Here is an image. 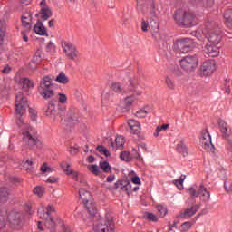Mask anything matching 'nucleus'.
I'll return each instance as SVG.
<instances>
[{
	"mask_svg": "<svg viewBox=\"0 0 232 232\" xmlns=\"http://www.w3.org/2000/svg\"><path fill=\"white\" fill-rule=\"evenodd\" d=\"M14 106L16 125L22 130V133L24 135L23 140L25 144H27V146H29V148H34L35 146H37L39 140L30 134V130H32V127L30 126V124L24 121V119L23 118V115L26 113V108H28V99L24 97V94H23V92H19L16 94L14 100Z\"/></svg>",
	"mask_w": 232,
	"mask_h": 232,
	"instance_id": "nucleus-1",
	"label": "nucleus"
},
{
	"mask_svg": "<svg viewBox=\"0 0 232 232\" xmlns=\"http://www.w3.org/2000/svg\"><path fill=\"white\" fill-rule=\"evenodd\" d=\"M144 77V73L141 71L137 72L129 79V86L126 87L121 82H112L110 85V90L112 93L117 95H130V93H136V95H142L144 88L140 84V79Z\"/></svg>",
	"mask_w": 232,
	"mask_h": 232,
	"instance_id": "nucleus-2",
	"label": "nucleus"
},
{
	"mask_svg": "<svg viewBox=\"0 0 232 232\" xmlns=\"http://www.w3.org/2000/svg\"><path fill=\"white\" fill-rule=\"evenodd\" d=\"M174 20L178 23L179 26H185L186 28H191V26L197 24V15L191 12H185L182 9L175 12Z\"/></svg>",
	"mask_w": 232,
	"mask_h": 232,
	"instance_id": "nucleus-3",
	"label": "nucleus"
},
{
	"mask_svg": "<svg viewBox=\"0 0 232 232\" xmlns=\"http://www.w3.org/2000/svg\"><path fill=\"white\" fill-rule=\"evenodd\" d=\"M53 81L50 76H44L40 80V84L37 88L39 95L43 97V99L48 100L54 97L55 91L52 90V86L53 85Z\"/></svg>",
	"mask_w": 232,
	"mask_h": 232,
	"instance_id": "nucleus-4",
	"label": "nucleus"
},
{
	"mask_svg": "<svg viewBox=\"0 0 232 232\" xmlns=\"http://www.w3.org/2000/svg\"><path fill=\"white\" fill-rule=\"evenodd\" d=\"M115 226V221L113 220V216L110 213H107L104 218H102L94 225V232H113Z\"/></svg>",
	"mask_w": 232,
	"mask_h": 232,
	"instance_id": "nucleus-5",
	"label": "nucleus"
},
{
	"mask_svg": "<svg viewBox=\"0 0 232 232\" xmlns=\"http://www.w3.org/2000/svg\"><path fill=\"white\" fill-rule=\"evenodd\" d=\"M207 38L212 44H220L222 41V33L217 26L215 22H208L206 24Z\"/></svg>",
	"mask_w": 232,
	"mask_h": 232,
	"instance_id": "nucleus-6",
	"label": "nucleus"
},
{
	"mask_svg": "<svg viewBox=\"0 0 232 232\" xmlns=\"http://www.w3.org/2000/svg\"><path fill=\"white\" fill-rule=\"evenodd\" d=\"M179 63L184 72L191 73L192 72H195L197 66H198V57H197V55H188L183 57Z\"/></svg>",
	"mask_w": 232,
	"mask_h": 232,
	"instance_id": "nucleus-7",
	"label": "nucleus"
},
{
	"mask_svg": "<svg viewBox=\"0 0 232 232\" xmlns=\"http://www.w3.org/2000/svg\"><path fill=\"white\" fill-rule=\"evenodd\" d=\"M62 48L65 53V57L69 59V61H77L80 57L79 50L75 44H72V42L63 41L61 43Z\"/></svg>",
	"mask_w": 232,
	"mask_h": 232,
	"instance_id": "nucleus-8",
	"label": "nucleus"
},
{
	"mask_svg": "<svg viewBox=\"0 0 232 232\" xmlns=\"http://www.w3.org/2000/svg\"><path fill=\"white\" fill-rule=\"evenodd\" d=\"M7 220L15 229H21L24 226V216L21 212L13 210L7 215Z\"/></svg>",
	"mask_w": 232,
	"mask_h": 232,
	"instance_id": "nucleus-9",
	"label": "nucleus"
},
{
	"mask_svg": "<svg viewBox=\"0 0 232 232\" xmlns=\"http://www.w3.org/2000/svg\"><path fill=\"white\" fill-rule=\"evenodd\" d=\"M174 48L179 53H188L193 49V40L190 38H181L175 42Z\"/></svg>",
	"mask_w": 232,
	"mask_h": 232,
	"instance_id": "nucleus-10",
	"label": "nucleus"
},
{
	"mask_svg": "<svg viewBox=\"0 0 232 232\" xmlns=\"http://www.w3.org/2000/svg\"><path fill=\"white\" fill-rule=\"evenodd\" d=\"M218 124L222 137L227 142V150L228 151H232V130L229 129L227 123H226L224 121H219Z\"/></svg>",
	"mask_w": 232,
	"mask_h": 232,
	"instance_id": "nucleus-11",
	"label": "nucleus"
},
{
	"mask_svg": "<svg viewBox=\"0 0 232 232\" xmlns=\"http://www.w3.org/2000/svg\"><path fill=\"white\" fill-rule=\"evenodd\" d=\"M215 61L207 60L200 65L198 69V75H200V77H210V75H213V72H215Z\"/></svg>",
	"mask_w": 232,
	"mask_h": 232,
	"instance_id": "nucleus-12",
	"label": "nucleus"
},
{
	"mask_svg": "<svg viewBox=\"0 0 232 232\" xmlns=\"http://www.w3.org/2000/svg\"><path fill=\"white\" fill-rule=\"evenodd\" d=\"M200 142L207 151L215 154V145L211 142V135L208 130H202Z\"/></svg>",
	"mask_w": 232,
	"mask_h": 232,
	"instance_id": "nucleus-13",
	"label": "nucleus"
},
{
	"mask_svg": "<svg viewBox=\"0 0 232 232\" xmlns=\"http://www.w3.org/2000/svg\"><path fill=\"white\" fill-rule=\"evenodd\" d=\"M200 207L195 203L188 204L186 208H183L179 214L177 216V218H191L194 215H197V211Z\"/></svg>",
	"mask_w": 232,
	"mask_h": 232,
	"instance_id": "nucleus-14",
	"label": "nucleus"
},
{
	"mask_svg": "<svg viewBox=\"0 0 232 232\" xmlns=\"http://www.w3.org/2000/svg\"><path fill=\"white\" fill-rule=\"evenodd\" d=\"M40 12L35 14V17L41 18L42 21H48L50 17H52V9L50 6H48V4H46V0H42L40 3Z\"/></svg>",
	"mask_w": 232,
	"mask_h": 232,
	"instance_id": "nucleus-15",
	"label": "nucleus"
},
{
	"mask_svg": "<svg viewBox=\"0 0 232 232\" xmlns=\"http://www.w3.org/2000/svg\"><path fill=\"white\" fill-rule=\"evenodd\" d=\"M150 21L142 19L141 21V30L142 32H148L150 30L151 32H159V24L155 19H150Z\"/></svg>",
	"mask_w": 232,
	"mask_h": 232,
	"instance_id": "nucleus-16",
	"label": "nucleus"
},
{
	"mask_svg": "<svg viewBox=\"0 0 232 232\" xmlns=\"http://www.w3.org/2000/svg\"><path fill=\"white\" fill-rule=\"evenodd\" d=\"M45 115L49 119H52L53 121H57V117H59V112L57 111V109H55V103H53V101H51L47 104Z\"/></svg>",
	"mask_w": 232,
	"mask_h": 232,
	"instance_id": "nucleus-17",
	"label": "nucleus"
},
{
	"mask_svg": "<svg viewBox=\"0 0 232 232\" xmlns=\"http://www.w3.org/2000/svg\"><path fill=\"white\" fill-rule=\"evenodd\" d=\"M115 189H121V191H125L130 197V189H131V182H130L128 179H119L114 184Z\"/></svg>",
	"mask_w": 232,
	"mask_h": 232,
	"instance_id": "nucleus-18",
	"label": "nucleus"
},
{
	"mask_svg": "<svg viewBox=\"0 0 232 232\" xmlns=\"http://www.w3.org/2000/svg\"><path fill=\"white\" fill-rule=\"evenodd\" d=\"M203 52H205L208 57H218V54L220 53L218 47L211 44H206L203 48Z\"/></svg>",
	"mask_w": 232,
	"mask_h": 232,
	"instance_id": "nucleus-19",
	"label": "nucleus"
},
{
	"mask_svg": "<svg viewBox=\"0 0 232 232\" xmlns=\"http://www.w3.org/2000/svg\"><path fill=\"white\" fill-rule=\"evenodd\" d=\"M61 166L66 175H72V179L76 180V182H79V177L81 176V174L72 169V167L69 163H62Z\"/></svg>",
	"mask_w": 232,
	"mask_h": 232,
	"instance_id": "nucleus-20",
	"label": "nucleus"
},
{
	"mask_svg": "<svg viewBox=\"0 0 232 232\" xmlns=\"http://www.w3.org/2000/svg\"><path fill=\"white\" fill-rule=\"evenodd\" d=\"M44 220V224L46 229H50L51 232H55V228L57 227V223L55 222V218L53 217H45L40 218Z\"/></svg>",
	"mask_w": 232,
	"mask_h": 232,
	"instance_id": "nucleus-21",
	"label": "nucleus"
},
{
	"mask_svg": "<svg viewBox=\"0 0 232 232\" xmlns=\"http://www.w3.org/2000/svg\"><path fill=\"white\" fill-rule=\"evenodd\" d=\"M34 32L37 34V35H43L45 37H48V32H46V27H44V24L41 22V20H38L34 27Z\"/></svg>",
	"mask_w": 232,
	"mask_h": 232,
	"instance_id": "nucleus-22",
	"label": "nucleus"
},
{
	"mask_svg": "<svg viewBox=\"0 0 232 232\" xmlns=\"http://www.w3.org/2000/svg\"><path fill=\"white\" fill-rule=\"evenodd\" d=\"M52 213H55V207H53V205H48L45 210L44 208L38 210V215L40 218H46V217H53L52 216Z\"/></svg>",
	"mask_w": 232,
	"mask_h": 232,
	"instance_id": "nucleus-23",
	"label": "nucleus"
},
{
	"mask_svg": "<svg viewBox=\"0 0 232 232\" xmlns=\"http://www.w3.org/2000/svg\"><path fill=\"white\" fill-rule=\"evenodd\" d=\"M127 123L134 135H139L140 133V123L138 121L130 119L128 120Z\"/></svg>",
	"mask_w": 232,
	"mask_h": 232,
	"instance_id": "nucleus-24",
	"label": "nucleus"
},
{
	"mask_svg": "<svg viewBox=\"0 0 232 232\" xmlns=\"http://www.w3.org/2000/svg\"><path fill=\"white\" fill-rule=\"evenodd\" d=\"M79 195L81 200H82V203L84 205L89 204V202H92V194L88 190L84 188H80Z\"/></svg>",
	"mask_w": 232,
	"mask_h": 232,
	"instance_id": "nucleus-25",
	"label": "nucleus"
},
{
	"mask_svg": "<svg viewBox=\"0 0 232 232\" xmlns=\"http://www.w3.org/2000/svg\"><path fill=\"white\" fill-rule=\"evenodd\" d=\"M198 197H201L203 202H209V198H211V193L208 191V188L203 184L199 186Z\"/></svg>",
	"mask_w": 232,
	"mask_h": 232,
	"instance_id": "nucleus-26",
	"label": "nucleus"
},
{
	"mask_svg": "<svg viewBox=\"0 0 232 232\" xmlns=\"http://www.w3.org/2000/svg\"><path fill=\"white\" fill-rule=\"evenodd\" d=\"M22 25L25 30H31L32 28V14H26L22 15Z\"/></svg>",
	"mask_w": 232,
	"mask_h": 232,
	"instance_id": "nucleus-27",
	"label": "nucleus"
},
{
	"mask_svg": "<svg viewBox=\"0 0 232 232\" xmlns=\"http://www.w3.org/2000/svg\"><path fill=\"white\" fill-rule=\"evenodd\" d=\"M19 84L22 86L24 92H28L29 88H34V82L28 78H22Z\"/></svg>",
	"mask_w": 232,
	"mask_h": 232,
	"instance_id": "nucleus-28",
	"label": "nucleus"
},
{
	"mask_svg": "<svg viewBox=\"0 0 232 232\" xmlns=\"http://www.w3.org/2000/svg\"><path fill=\"white\" fill-rule=\"evenodd\" d=\"M136 97H140V95H137L135 92H130L129 96L124 98V104L127 108H131L133 102H135Z\"/></svg>",
	"mask_w": 232,
	"mask_h": 232,
	"instance_id": "nucleus-29",
	"label": "nucleus"
},
{
	"mask_svg": "<svg viewBox=\"0 0 232 232\" xmlns=\"http://www.w3.org/2000/svg\"><path fill=\"white\" fill-rule=\"evenodd\" d=\"M178 153H180L183 157H188V146L184 143V140H180L176 147Z\"/></svg>",
	"mask_w": 232,
	"mask_h": 232,
	"instance_id": "nucleus-30",
	"label": "nucleus"
},
{
	"mask_svg": "<svg viewBox=\"0 0 232 232\" xmlns=\"http://www.w3.org/2000/svg\"><path fill=\"white\" fill-rule=\"evenodd\" d=\"M157 3H155V0H150V19H155V21H157Z\"/></svg>",
	"mask_w": 232,
	"mask_h": 232,
	"instance_id": "nucleus-31",
	"label": "nucleus"
},
{
	"mask_svg": "<svg viewBox=\"0 0 232 232\" xmlns=\"http://www.w3.org/2000/svg\"><path fill=\"white\" fill-rule=\"evenodd\" d=\"M55 81L56 82H59V84H68V82H70V79L64 72H61L55 78Z\"/></svg>",
	"mask_w": 232,
	"mask_h": 232,
	"instance_id": "nucleus-32",
	"label": "nucleus"
},
{
	"mask_svg": "<svg viewBox=\"0 0 232 232\" xmlns=\"http://www.w3.org/2000/svg\"><path fill=\"white\" fill-rule=\"evenodd\" d=\"M156 209L159 217L164 218L168 215V208L162 204L156 205Z\"/></svg>",
	"mask_w": 232,
	"mask_h": 232,
	"instance_id": "nucleus-33",
	"label": "nucleus"
},
{
	"mask_svg": "<svg viewBox=\"0 0 232 232\" xmlns=\"http://www.w3.org/2000/svg\"><path fill=\"white\" fill-rule=\"evenodd\" d=\"M67 119L69 122H77L79 121V113L75 110L71 109L67 113Z\"/></svg>",
	"mask_w": 232,
	"mask_h": 232,
	"instance_id": "nucleus-34",
	"label": "nucleus"
},
{
	"mask_svg": "<svg viewBox=\"0 0 232 232\" xmlns=\"http://www.w3.org/2000/svg\"><path fill=\"white\" fill-rule=\"evenodd\" d=\"M10 195V192L8 191V188L5 187L0 188V200L2 202H6L8 200V196Z\"/></svg>",
	"mask_w": 232,
	"mask_h": 232,
	"instance_id": "nucleus-35",
	"label": "nucleus"
},
{
	"mask_svg": "<svg viewBox=\"0 0 232 232\" xmlns=\"http://www.w3.org/2000/svg\"><path fill=\"white\" fill-rule=\"evenodd\" d=\"M143 218L149 220V222H159V217L151 212H146L143 216Z\"/></svg>",
	"mask_w": 232,
	"mask_h": 232,
	"instance_id": "nucleus-36",
	"label": "nucleus"
},
{
	"mask_svg": "<svg viewBox=\"0 0 232 232\" xmlns=\"http://www.w3.org/2000/svg\"><path fill=\"white\" fill-rule=\"evenodd\" d=\"M86 208L88 213L91 215V217H95L97 215V207L93 203H90V205L87 203Z\"/></svg>",
	"mask_w": 232,
	"mask_h": 232,
	"instance_id": "nucleus-37",
	"label": "nucleus"
},
{
	"mask_svg": "<svg viewBox=\"0 0 232 232\" xmlns=\"http://www.w3.org/2000/svg\"><path fill=\"white\" fill-rule=\"evenodd\" d=\"M5 35H6V22L5 20L0 21V41L5 39Z\"/></svg>",
	"mask_w": 232,
	"mask_h": 232,
	"instance_id": "nucleus-38",
	"label": "nucleus"
},
{
	"mask_svg": "<svg viewBox=\"0 0 232 232\" xmlns=\"http://www.w3.org/2000/svg\"><path fill=\"white\" fill-rule=\"evenodd\" d=\"M120 159L125 162H131V153L130 151H121L120 154Z\"/></svg>",
	"mask_w": 232,
	"mask_h": 232,
	"instance_id": "nucleus-39",
	"label": "nucleus"
},
{
	"mask_svg": "<svg viewBox=\"0 0 232 232\" xmlns=\"http://www.w3.org/2000/svg\"><path fill=\"white\" fill-rule=\"evenodd\" d=\"M23 168L25 169V171H28V173H32V170L34 169V160H26L23 165Z\"/></svg>",
	"mask_w": 232,
	"mask_h": 232,
	"instance_id": "nucleus-40",
	"label": "nucleus"
},
{
	"mask_svg": "<svg viewBox=\"0 0 232 232\" xmlns=\"http://www.w3.org/2000/svg\"><path fill=\"white\" fill-rule=\"evenodd\" d=\"M100 168L104 173H111V166H110V162L108 161L100 162Z\"/></svg>",
	"mask_w": 232,
	"mask_h": 232,
	"instance_id": "nucleus-41",
	"label": "nucleus"
},
{
	"mask_svg": "<svg viewBox=\"0 0 232 232\" xmlns=\"http://www.w3.org/2000/svg\"><path fill=\"white\" fill-rule=\"evenodd\" d=\"M88 169L96 177H99V175H101V169H99V166L97 165H88Z\"/></svg>",
	"mask_w": 232,
	"mask_h": 232,
	"instance_id": "nucleus-42",
	"label": "nucleus"
},
{
	"mask_svg": "<svg viewBox=\"0 0 232 232\" xmlns=\"http://www.w3.org/2000/svg\"><path fill=\"white\" fill-rule=\"evenodd\" d=\"M165 82L169 90H175V80H173L171 76H167L165 78Z\"/></svg>",
	"mask_w": 232,
	"mask_h": 232,
	"instance_id": "nucleus-43",
	"label": "nucleus"
},
{
	"mask_svg": "<svg viewBox=\"0 0 232 232\" xmlns=\"http://www.w3.org/2000/svg\"><path fill=\"white\" fill-rule=\"evenodd\" d=\"M96 150L99 151V153H101L102 155H105L106 157H110V155H111L110 153V150H108V149H106V147L102 145L97 146Z\"/></svg>",
	"mask_w": 232,
	"mask_h": 232,
	"instance_id": "nucleus-44",
	"label": "nucleus"
},
{
	"mask_svg": "<svg viewBox=\"0 0 232 232\" xmlns=\"http://www.w3.org/2000/svg\"><path fill=\"white\" fill-rule=\"evenodd\" d=\"M115 142H116V148H118V150H122L124 148L125 140L122 136L117 137L115 139Z\"/></svg>",
	"mask_w": 232,
	"mask_h": 232,
	"instance_id": "nucleus-45",
	"label": "nucleus"
},
{
	"mask_svg": "<svg viewBox=\"0 0 232 232\" xmlns=\"http://www.w3.org/2000/svg\"><path fill=\"white\" fill-rule=\"evenodd\" d=\"M184 180H186V175H181L179 179L173 181V184L180 189V188H183Z\"/></svg>",
	"mask_w": 232,
	"mask_h": 232,
	"instance_id": "nucleus-46",
	"label": "nucleus"
},
{
	"mask_svg": "<svg viewBox=\"0 0 232 232\" xmlns=\"http://www.w3.org/2000/svg\"><path fill=\"white\" fill-rule=\"evenodd\" d=\"M111 97H113V92L104 91L102 94V102H104V101H110Z\"/></svg>",
	"mask_w": 232,
	"mask_h": 232,
	"instance_id": "nucleus-47",
	"label": "nucleus"
},
{
	"mask_svg": "<svg viewBox=\"0 0 232 232\" xmlns=\"http://www.w3.org/2000/svg\"><path fill=\"white\" fill-rule=\"evenodd\" d=\"M147 116H148V111H146L145 108L140 109L135 113V117H137L138 119H146Z\"/></svg>",
	"mask_w": 232,
	"mask_h": 232,
	"instance_id": "nucleus-48",
	"label": "nucleus"
},
{
	"mask_svg": "<svg viewBox=\"0 0 232 232\" xmlns=\"http://www.w3.org/2000/svg\"><path fill=\"white\" fill-rule=\"evenodd\" d=\"M33 193L37 197H43L44 195V188L37 186L34 188Z\"/></svg>",
	"mask_w": 232,
	"mask_h": 232,
	"instance_id": "nucleus-49",
	"label": "nucleus"
},
{
	"mask_svg": "<svg viewBox=\"0 0 232 232\" xmlns=\"http://www.w3.org/2000/svg\"><path fill=\"white\" fill-rule=\"evenodd\" d=\"M41 61H43V58H41V51L38 50L33 57V63H34V64H40Z\"/></svg>",
	"mask_w": 232,
	"mask_h": 232,
	"instance_id": "nucleus-50",
	"label": "nucleus"
},
{
	"mask_svg": "<svg viewBox=\"0 0 232 232\" xmlns=\"http://www.w3.org/2000/svg\"><path fill=\"white\" fill-rule=\"evenodd\" d=\"M169 128V124H163L162 126H158L156 128V132H154V137H159V133L162 131V130H168Z\"/></svg>",
	"mask_w": 232,
	"mask_h": 232,
	"instance_id": "nucleus-51",
	"label": "nucleus"
},
{
	"mask_svg": "<svg viewBox=\"0 0 232 232\" xmlns=\"http://www.w3.org/2000/svg\"><path fill=\"white\" fill-rule=\"evenodd\" d=\"M188 193L192 198H197L199 194V188L197 190L194 188H188Z\"/></svg>",
	"mask_w": 232,
	"mask_h": 232,
	"instance_id": "nucleus-52",
	"label": "nucleus"
},
{
	"mask_svg": "<svg viewBox=\"0 0 232 232\" xmlns=\"http://www.w3.org/2000/svg\"><path fill=\"white\" fill-rule=\"evenodd\" d=\"M224 188H225L227 193H232V181L226 180L224 183Z\"/></svg>",
	"mask_w": 232,
	"mask_h": 232,
	"instance_id": "nucleus-53",
	"label": "nucleus"
},
{
	"mask_svg": "<svg viewBox=\"0 0 232 232\" xmlns=\"http://www.w3.org/2000/svg\"><path fill=\"white\" fill-rule=\"evenodd\" d=\"M40 170L43 173H52V171H53L52 168L48 167V163H44L43 166L41 167Z\"/></svg>",
	"mask_w": 232,
	"mask_h": 232,
	"instance_id": "nucleus-54",
	"label": "nucleus"
},
{
	"mask_svg": "<svg viewBox=\"0 0 232 232\" xmlns=\"http://www.w3.org/2000/svg\"><path fill=\"white\" fill-rule=\"evenodd\" d=\"M6 227V218L0 214V229H5Z\"/></svg>",
	"mask_w": 232,
	"mask_h": 232,
	"instance_id": "nucleus-55",
	"label": "nucleus"
},
{
	"mask_svg": "<svg viewBox=\"0 0 232 232\" xmlns=\"http://www.w3.org/2000/svg\"><path fill=\"white\" fill-rule=\"evenodd\" d=\"M182 231H189L191 229V222L186 221L181 225Z\"/></svg>",
	"mask_w": 232,
	"mask_h": 232,
	"instance_id": "nucleus-56",
	"label": "nucleus"
},
{
	"mask_svg": "<svg viewBox=\"0 0 232 232\" xmlns=\"http://www.w3.org/2000/svg\"><path fill=\"white\" fill-rule=\"evenodd\" d=\"M29 115H30L32 121L37 120V111H35V110L29 108Z\"/></svg>",
	"mask_w": 232,
	"mask_h": 232,
	"instance_id": "nucleus-57",
	"label": "nucleus"
},
{
	"mask_svg": "<svg viewBox=\"0 0 232 232\" xmlns=\"http://www.w3.org/2000/svg\"><path fill=\"white\" fill-rule=\"evenodd\" d=\"M59 102H61L62 104H66L68 98L66 97V94L63 93H59Z\"/></svg>",
	"mask_w": 232,
	"mask_h": 232,
	"instance_id": "nucleus-58",
	"label": "nucleus"
},
{
	"mask_svg": "<svg viewBox=\"0 0 232 232\" xmlns=\"http://www.w3.org/2000/svg\"><path fill=\"white\" fill-rule=\"evenodd\" d=\"M59 180V178H55L54 176L49 177L46 180L49 184H55Z\"/></svg>",
	"mask_w": 232,
	"mask_h": 232,
	"instance_id": "nucleus-59",
	"label": "nucleus"
},
{
	"mask_svg": "<svg viewBox=\"0 0 232 232\" xmlns=\"http://www.w3.org/2000/svg\"><path fill=\"white\" fill-rule=\"evenodd\" d=\"M10 72H12V67H10V65H6L2 69V73H5V75L10 73Z\"/></svg>",
	"mask_w": 232,
	"mask_h": 232,
	"instance_id": "nucleus-60",
	"label": "nucleus"
},
{
	"mask_svg": "<svg viewBox=\"0 0 232 232\" xmlns=\"http://www.w3.org/2000/svg\"><path fill=\"white\" fill-rule=\"evenodd\" d=\"M71 155H77L79 152V149L75 147H71L69 150Z\"/></svg>",
	"mask_w": 232,
	"mask_h": 232,
	"instance_id": "nucleus-61",
	"label": "nucleus"
},
{
	"mask_svg": "<svg viewBox=\"0 0 232 232\" xmlns=\"http://www.w3.org/2000/svg\"><path fill=\"white\" fill-rule=\"evenodd\" d=\"M131 182H133V184H140V178H139V176H134L131 179Z\"/></svg>",
	"mask_w": 232,
	"mask_h": 232,
	"instance_id": "nucleus-62",
	"label": "nucleus"
},
{
	"mask_svg": "<svg viewBox=\"0 0 232 232\" xmlns=\"http://www.w3.org/2000/svg\"><path fill=\"white\" fill-rule=\"evenodd\" d=\"M206 6L211 7L215 5V0H205Z\"/></svg>",
	"mask_w": 232,
	"mask_h": 232,
	"instance_id": "nucleus-63",
	"label": "nucleus"
},
{
	"mask_svg": "<svg viewBox=\"0 0 232 232\" xmlns=\"http://www.w3.org/2000/svg\"><path fill=\"white\" fill-rule=\"evenodd\" d=\"M87 161H88L90 164L95 162V157H93L92 155H90L89 157H87Z\"/></svg>",
	"mask_w": 232,
	"mask_h": 232,
	"instance_id": "nucleus-64",
	"label": "nucleus"
}]
</instances>
